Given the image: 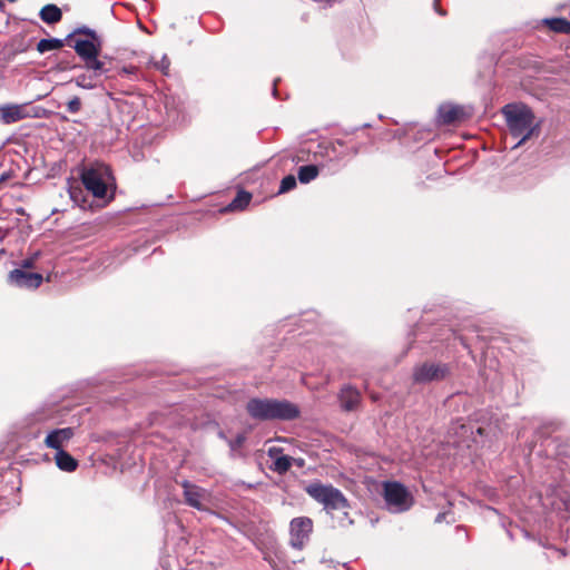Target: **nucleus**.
Returning <instances> with one entry per match:
<instances>
[{
  "instance_id": "nucleus-1",
  "label": "nucleus",
  "mask_w": 570,
  "mask_h": 570,
  "mask_svg": "<svg viewBox=\"0 0 570 570\" xmlns=\"http://www.w3.org/2000/svg\"><path fill=\"white\" fill-rule=\"evenodd\" d=\"M502 114L511 135L519 139L514 148L521 146L535 131H538L539 125L535 122V117L532 110L527 105H505L502 108Z\"/></svg>"
},
{
  "instance_id": "nucleus-2",
  "label": "nucleus",
  "mask_w": 570,
  "mask_h": 570,
  "mask_svg": "<svg viewBox=\"0 0 570 570\" xmlns=\"http://www.w3.org/2000/svg\"><path fill=\"white\" fill-rule=\"evenodd\" d=\"M81 181L94 197L105 199L114 188L115 179L110 168L102 163H94L81 169Z\"/></svg>"
},
{
  "instance_id": "nucleus-3",
  "label": "nucleus",
  "mask_w": 570,
  "mask_h": 570,
  "mask_svg": "<svg viewBox=\"0 0 570 570\" xmlns=\"http://www.w3.org/2000/svg\"><path fill=\"white\" fill-rule=\"evenodd\" d=\"M104 41L101 37H94V40H83L81 37L75 39L73 49L79 58L83 61L88 71L104 73L105 62L98 59L102 49Z\"/></svg>"
},
{
  "instance_id": "nucleus-4",
  "label": "nucleus",
  "mask_w": 570,
  "mask_h": 570,
  "mask_svg": "<svg viewBox=\"0 0 570 570\" xmlns=\"http://www.w3.org/2000/svg\"><path fill=\"white\" fill-rule=\"evenodd\" d=\"M306 492L325 509L342 510L347 507V500L343 493L332 485L313 482L306 487Z\"/></svg>"
},
{
  "instance_id": "nucleus-5",
  "label": "nucleus",
  "mask_w": 570,
  "mask_h": 570,
  "mask_svg": "<svg viewBox=\"0 0 570 570\" xmlns=\"http://www.w3.org/2000/svg\"><path fill=\"white\" fill-rule=\"evenodd\" d=\"M384 499L390 511L394 513L406 511L412 505V497L407 490L397 482L384 484Z\"/></svg>"
},
{
  "instance_id": "nucleus-6",
  "label": "nucleus",
  "mask_w": 570,
  "mask_h": 570,
  "mask_svg": "<svg viewBox=\"0 0 570 570\" xmlns=\"http://www.w3.org/2000/svg\"><path fill=\"white\" fill-rule=\"evenodd\" d=\"M313 531V522L309 518H294L289 523V543L295 549H303Z\"/></svg>"
},
{
  "instance_id": "nucleus-7",
  "label": "nucleus",
  "mask_w": 570,
  "mask_h": 570,
  "mask_svg": "<svg viewBox=\"0 0 570 570\" xmlns=\"http://www.w3.org/2000/svg\"><path fill=\"white\" fill-rule=\"evenodd\" d=\"M184 498L189 507L199 511L207 510V504L210 502L212 494L208 490L193 484L188 481H183Z\"/></svg>"
},
{
  "instance_id": "nucleus-8",
  "label": "nucleus",
  "mask_w": 570,
  "mask_h": 570,
  "mask_svg": "<svg viewBox=\"0 0 570 570\" xmlns=\"http://www.w3.org/2000/svg\"><path fill=\"white\" fill-rule=\"evenodd\" d=\"M448 372L449 368L443 364L423 363L414 367L413 380L415 383L425 384L444 379Z\"/></svg>"
},
{
  "instance_id": "nucleus-9",
  "label": "nucleus",
  "mask_w": 570,
  "mask_h": 570,
  "mask_svg": "<svg viewBox=\"0 0 570 570\" xmlns=\"http://www.w3.org/2000/svg\"><path fill=\"white\" fill-rule=\"evenodd\" d=\"M42 275L38 273L26 272L16 268L9 273L8 281L10 284L24 288H37L42 283Z\"/></svg>"
},
{
  "instance_id": "nucleus-10",
  "label": "nucleus",
  "mask_w": 570,
  "mask_h": 570,
  "mask_svg": "<svg viewBox=\"0 0 570 570\" xmlns=\"http://www.w3.org/2000/svg\"><path fill=\"white\" fill-rule=\"evenodd\" d=\"M299 415L298 407L287 400H274L271 403V417L272 420H293Z\"/></svg>"
},
{
  "instance_id": "nucleus-11",
  "label": "nucleus",
  "mask_w": 570,
  "mask_h": 570,
  "mask_svg": "<svg viewBox=\"0 0 570 570\" xmlns=\"http://www.w3.org/2000/svg\"><path fill=\"white\" fill-rule=\"evenodd\" d=\"M29 117H32V114L28 105L8 104L0 106V120L4 125H10Z\"/></svg>"
},
{
  "instance_id": "nucleus-12",
  "label": "nucleus",
  "mask_w": 570,
  "mask_h": 570,
  "mask_svg": "<svg viewBox=\"0 0 570 570\" xmlns=\"http://www.w3.org/2000/svg\"><path fill=\"white\" fill-rule=\"evenodd\" d=\"M73 436V429L63 428L52 430L45 439L47 448L56 450V452L63 451V445L69 442Z\"/></svg>"
},
{
  "instance_id": "nucleus-13",
  "label": "nucleus",
  "mask_w": 570,
  "mask_h": 570,
  "mask_svg": "<svg viewBox=\"0 0 570 570\" xmlns=\"http://www.w3.org/2000/svg\"><path fill=\"white\" fill-rule=\"evenodd\" d=\"M272 399H252L246 405L248 414L261 421H269Z\"/></svg>"
},
{
  "instance_id": "nucleus-14",
  "label": "nucleus",
  "mask_w": 570,
  "mask_h": 570,
  "mask_svg": "<svg viewBox=\"0 0 570 570\" xmlns=\"http://www.w3.org/2000/svg\"><path fill=\"white\" fill-rule=\"evenodd\" d=\"M464 115L463 108L455 105H442L438 111V120L440 124L450 125L460 120Z\"/></svg>"
},
{
  "instance_id": "nucleus-15",
  "label": "nucleus",
  "mask_w": 570,
  "mask_h": 570,
  "mask_svg": "<svg viewBox=\"0 0 570 570\" xmlns=\"http://www.w3.org/2000/svg\"><path fill=\"white\" fill-rule=\"evenodd\" d=\"M338 399L343 410L352 411L358 405L361 395L356 389L346 385L341 390Z\"/></svg>"
},
{
  "instance_id": "nucleus-16",
  "label": "nucleus",
  "mask_w": 570,
  "mask_h": 570,
  "mask_svg": "<svg viewBox=\"0 0 570 570\" xmlns=\"http://www.w3.org/2000/svg\"><path fill=\"white\" fill-rule=\"evenodd\" d=\"M57 466L66 472H72L77 469L78 462L68 452L59 451L55 455Z\"/></svg>"
},
{
  "instance_id": "nucleus-17",
  "label": "nucleus",
  "mask_w": 570,
  "mask_h": 570,
  "mask_svg": "<svg viewBox=\"0 0 570 570\" xmlns=\"http://www.w3.org/2000/svg\"><path fill=\"white\" fill-rule=\"evenodd\" d=\"M61 10L56 4H47L40 10V18L47 23H56L61 20Z\"/></svg>"
},
{
  "instance_id": "nucleus-18",
  "label": "nucleus",
  "mask_w": 570,
  "mask_h": 570,
  "mask_svg": "<svg viewBox=\"0 0 570 570\" xmlns=\"http://www.w3.org/2000/svg\"><path fill=\"white\" fill-rule=\"evenodd\" d=\"M102 73L89 71V73H81L75 78V83L83 89H92L97 86L98 79Z\"/></svg>"
},
{
  "instance_id": "nucleus-19",
  "label": "nucleus",
  "mask_w": 570,
  "mask_h": 570,
  "mask_svg": "<svg viewBox=\"0 0 570 570\" xmlns=\"http://www.w3.org/2000/svg\"><path fill=\"white\" fill-rule=\"evenodd\" d=\"M543 23L554 32L570 35V21L564 18L544 19Z\"/></svg>"
},
{
  "instance_id": "nucleus-20",
  "label": "nucleus",
  "mask_w": 570,
  "mask_h": 570,
  "mask_svg": "<svg viewBox=\"0 0 570 570\" xmlns=\"http://www.w3.org/2000/svg\"><path fill=\"white\" fill-rule=\"evenodd\" d=\"M252 195L247 191H239L236 197L233 199V202L228 205V210H243L248 206L250 203Z\"/></svg>"
},
{
  "instance_id": "nucleus-21",
  "label": "nucleus",
  "mask_w": 570,
  "mask_h": 570,
  "mask_svg": "<svg viewBox=\"0 0 570 570\" xmlns=\"http://www.w3.org/2000/svg\"><path fill=\"white\" fill-rule=\"evenodd\" d=\"M318 175V168L314 165L302 166L298 169V179L303 184H307L315 179Z\"/></svg>"
},
{
  "instance_id": "nucleus-22",
  "label": "nucleus",
  "mask_w": 570,
  "mask_h": 570,
  "mask_svg": "<svg viewBox=\"0 0 570 570\" xmlns=\"http://www.w3.org/2000/svg\"><path fill=\"white\" fill-rule=\"evenodd\" d=\"M293 461V458L288 455L277 456L273 460L272 469L278 474H284L291 469Z\"/></svg>"
},
{
  "instance_id": "nucleus-23",
  "label": "nucleus",
  "mask_w": 570,
  "mask_h": 570,
  "mask_svg": "<svg viewBox=\"0 0 570 570\" xmlns=\"http://www.w3.org/2000/svg\"><path fill=\"white\" fill-rule=\"evenodd\" d=\"M63 46L62 40L52 38V39H41L37 45V50L40 53H45L47 51L60 49Z\"/></svg>"
},
{
  "instance_id": "nucleus-24",
  "label": "nucleus",
  "mask_w": 570,
  "mask_h": 570,
  "mask_svg": "<svg viewBox=\"0 0 570 570\" xmlns=\"http://www.w3.org/2000/svg\"><path fill=\"white\" fill-rule=\"evenodd\" d=\"M296 186V178L293 175L284 177L281 181L279 193H287Z\"/></svg>"
},
{
  "instance_id": "nucleus-25",
  "label": "nucleus",
  "mask_w": 570,
  "mask_h": 570,
  "mask_svg": "<svg viewBox=\"0 0 570 570\" xmlns=\"http://www.w3.org/2000/svg\"><path fill=\"white\" fill-rule=\"evenodd\" d=\"M155 68L159 69L163 73L167 75L170 66V61L166 55L161 57L159 61H151Z\"/></svg>"
},
{
  "instance_id": "nucleus-26",
  "label": "nucleus",
  "mask_w": 570,
  "mask_h": 570,
  "mask_svg": "<svg viewBox=\"0 0 570 570\" xmlns=\"http://www.w3.org/2000/svg\"><path fill=\"white\" fill-rule=\"evenodd\" d=\"M76 35H83L85 38H82L83 40H94V37H100L95 30L92 29H89V28H78L76 30Z\"/></svg>"
},
{
  "instance_id": "nucleus-27",
  "label": "nucleus",
  "mask_w": 570,
  "mask_h": 570,
  "mask_svg": "<svg viewBox=\"0 0 570 570\" xmlns=\"http://www.w3.org/2000/svg\"><path fill=\"white\" fill-rule=\"evenodd\" d=\"M67 109L71 114H77L81 109V100L78 97H73L68 101Z\"/></svg>"
},
{
  "instance_id": "nucleus-28",
  "label": "nucleus",
  "mask_w": 570,
  "mask_h": 570,
  "mask_svg": "<svg viewBox=\"0 0 570 570\" xmlns=\"http://www.w3.org/2000/svg\"><path fill=\"white\" fill-rule=\"evenodd\" d=\"M283 451L282 448L273 445L268 448L267 454L271 459L275 460L277 456H284Z\"/></svg>"
},
{
  "instance_id": "nucleus-29",
  "label": "nucleus",
  "mask_w": 570,
  "mask_h": 570,
  "mask_svg": "<svg viewBox=\"0 0 570 570\" xmlns=\"http://www.w3.org/2000/svg\"><path fill=\"white\" fill-rule=\"evenodd\" d=\"M39 256V253H36L35 254V257H31V258H27V259H23L22 263H21V267L22 268H32L33 265H35V261L36 258Z\"/></svg>"
},
{
  "instance_id": "nucleus-30",
  "label": "nucleus",
  "mask_w": 570,
  "mask_h": 570,
  "mask_svg": "<svg viewBox=\"0 0 570 570\" xmlns=\"http://www.w3.org/2000/svg\"><path fill=\"white\" fill-rule=\"evenodd\" d=\"M134 70H135V68H134V67H129V68H128V67H125V68L122 69V72L131 73V72H134Z\"/></svg>"
},
{
  "instance_id": "nucleus-31",
  "label": "nucleus",
  "mask_w": 570,
  "mask_h": 570,
  "mask_svg": "<svg viewBox=\"0 0 570 570\" xmlns=\"http://www.w3.org/2000/svg\"><path fill=\"white\" fill-rule=\"evenodd\" d=\"M443 517H444V514H442V513L438 514V517H436L435 521H436V522H441V521H442V519H443Z\"/></svg>"
},
{
  "instance_id": "nucleus-32",
  "label": "nucleus",
  "mask_w": 570,
  "mask_h": 570,
  "mask_svg": "<svg viewBox=\"0 0 570 570\" xmlns=\"http://www.w3.org/2000/svg\"><path fill=\"white\" fill-rule=\"evenodd\" d=\"M298 465H303V460L296 461Z\"/></svg>"
}]
</instances>
